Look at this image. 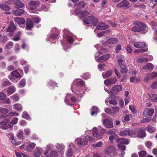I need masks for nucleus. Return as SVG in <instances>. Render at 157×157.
<instances>
[{
    "instance_id": "a211bd4d",
    "label": "nucleus",
    "mask_w": 157,
    "mask_h": 157,
    "mask_svg": "<svg viewBox=\"0 0 157 157\" xmlns=\"http://www.w3.org/2000/svg\"><path fill=\"white\" fill-rule=\"evenodd\" d=\"M13 19L14 22L19 25L23 24L25 22V19L21 17H16L14 18Z\"/></svg>"
},
{
    "instance_id": "09e8293b",
    "label": "nucleus",
    "mask_w": 157,
    "mask_h": 157,
    "mask_svg": "<svg viewBox=\"0 0 157 157\" xmlns=\"http://www.w3.org/2000/svg\"><path fill=\"white\" fill-rule=\"evenodd\" d=\"M8 112L9 110L7 109L0 107V113H2L3 115H5Z\"/></svg>"
},
{
    "instance_id": "cd10ccee",
    "label": "nucleus",
    "mask_w": 157,
    "mask_h": 157,
    "mask_svg": "<svg viewBox=\"0 0 157 157\" xmlns=\"http://www.w3.org/2000/svg\"><path fill=\"white\" fill-rule=\"evenodd\" d=\"M56 147L58 151L60 152H63L65 149V147L63 145L59 143H57L56 144Z\"/></svg>"
},
{
    "instance_id": "c85d7f7f",
    "label": "nucleus",
    "mask_w": 157,
    "mask_h": 157,
    "mask_svg": "<svg viewBox=\"0 0 157 157\" xmlns=\"http://www.w3.org/2000/svg\"><path fill=\"white\" fill-rule=\"evenodd\" d=\"M86 5L85 2L83 1H82L76 3L75 5V6L79 8H83Z\"/></svg>"
},
{
    "instance_id": "7ed1b4c3",
    "label": "nucleus",
    "mask_w": 157,
    "mask_h": 157,
    "mask_svg": "<svg viewBox=\"0 0 157 157\" xmlns=\"http://www.w3.org/2000/svg\"><path fill=\"white\" fill-rule=\"evenodd\" d=\"M154 113L153 109L146 108L143 111V115L144 116L147 117L142 120L143 122H147L149 121L151 119V117L152 116Z\"/></svg>"
},
{
    "instance_id": "79ce46f5",
    "label": "nucleus",
    "mask_w": 157,
    "mask_h": 157,
    "mask_svg": "<svg viewBox=\"0 0 157 157\" xmlns=\"http://www.w3.org/2000/svg\"><path fill=\"white\" fill-rule=\"evenodd\" d=\"M22 117L28 120H29L31 119L30 115L26 112H23L22 114Z\"/></svg>"
},
{
    "instance_id": "473e14b6",
    "label": "nucleus",
    "mask_w": 157,
    "mask_h": 157,
    "mask_svg": "<svg viewBox=\"0 0 157 157\" xmlns=\"http://www.w3.org/2000/svg\"><path fill=\"white\" fill-rule=\"evenodd\" d=\"M58 154L57 152L55 151H52L49 154L45 155L44 157H57Z\"/></svg>"
},
{
    "instance_id": "8fccbe9b",
    "label": "nucleus",
    "mask_w": 157,
    "mask_h": 157,
    "mask_svg": "<svg viewBox=\"0 0 157 157\" xmlns=\"http://www.w3.org/2000/svg\"><path fill=\"white\" fill-rule=\"evenodd\" d=\"M103 144V143L102 142H99L96 144H94L92 145V146L94 147H101Z\"/></svg>"
},
{
    "instance_id": "6e6552de",
    "label": "nucleus",
    "mask_w": 157,
    "mask_h": 157,
    "mask_svg": "<svg viewBox=\"0 0 157 157\" xmlns=\"http://www.w3.org/2000/svg\"><path fill=\"white\" fill-rule=\"evenodd\" d=\"M117 82L116 78H112L107 79L104 81V83L106 86H109L111 84H115Z\"/></svg>"
},
{
    "instance_id": "4c0bfd02",
    "label": "nucleus",
    "mask_w": 157,
    "mask_h": 157,
    "mask_svg": "<svg viewBox=\"0 0 157 157\" xmlns=\"http://www.w3.org/2000/svg\"><path fill=\"white\" fill-rule=\"evenodd\" d=\"M22 107L21 105L19 104H16L14 105L13 108L18 111H21L22 110Z\"/></svg>"
},
{
    "instance_id": "6ab92c4d",
    "label": "nucleus",
    "mask_w": 157,
    "mask_h": 157,
    "mask_svg": "<svg viewBox=\"0 0 157 157\" xmlns=\"http://www.w3.org/2000/svg\"><path fill=\"white\" fill-rule=\"evenodd\" d=\"M133 46L138 48H144L146 46V44L144 42H137L135 43Z\"/></svg>"
},
{
    "instance_id": "864d4df0",
    "label": "nucleus",
    "mask_w": 157,
    "mask_h": 157,
    "mask_svg": "<svg viewBox=\"0 0 157 157\" xmlns=\"http://www.w3.org/2000/svg\"><path fill=\"white\" fill-rule=\"evenodd\" d=\"M91 111V115H93L98 112V108L96 106H94L92 107Z\"/></svg>"
},
{
    "instance_id": "680f3d73",
    "label": "nucleus",
    "mask_w": 157,
    "mask_h": 157,
    "mask_svg": "<svg viewBox=\"0 0 157 157\" xmlns=\"http://www.w3.org/2000/svg\"><path fill=\"white\" fill-rule=\"evenodd\" d=\"M8 40L6 36H3L0 39V41L1 42L5 43Z\"/></svg>"
},
{
    "instance_id": "4d7b16f0",
    "label": "nucleus",
    "mask_w": 157,
    "mask_h": 157,
    "mask_svg": "<svg viewBox=\"0 0 157 157\" xmlns=\"http://www.w3.org/2000/svg\"><path fill=\"white\" fill-rule=\"evenodd\" d=\"M19 84L21 87H23L25 85V80L24 79H22L19 82Z\"/></svg>"
},
{
    "instance_id": "f257e3e1",
    "label": "nucleus",
    "mask_w": 157,
    "mask_h": 157,
    "mask_svg": "<svg viewBox=\"0 0 157 157\" xmlns=\"http://www.w3.org/2000/svg\"><path fill=\"white\" fill-rule=\"evenodd\" d=\"M84 85V82L82 80L76 79L74 81L72 85V90L74 93L82 97L85 92L84 90L80 89Z\"/></svg>"
},
{
    "instance_id": "2eb2a0df",
    "label": "nucleus",
    "mask_w": 157,
    "mask_h": 157,
    "mask_svg": "<svg viewBox=\"0 0 157 157\" xmlns=\"http://www.w3.org/2000/svg\"><path fill=\"white\" fill-rule=\"evenodd\" d=\"M11 82L7 79L5 78L2 81L1 83V86L4 87L11 85Z\"/></svg>"
},
{
    "instance_id": "de8ad7c7",
    "label": "nucleus",
    "mask_w": 157,
    "mask_h": 157,
    "mask_svg": "<svg viewBox=\"0 0 157 157\" xmlns=\"http://www.w3.org/2000/svg\"><path fill=\"white\" fill-rule=\"evenodd\" d=\"M92 133L94 136L96 137H98L99 136V132L97 128H93Z\"/></svg>"
},
{
    "instance_id": "f704fd0d",
    "label": "nucleus",
    "mask_w": 157,
    "mask_h": 157,
    "mask_svg": "<svg viewBox=\"0 0 157 157\" xmlns=\"http://www.w3.org/2000/svg\"><path fill=\"white\" fill-rule=\"evenodd\" d=\"M143 69L153 70V66L151 63H148L145 65L143 68Z\"/></svg>"
},
{
    "instance_id": "f03ea898",
    "label": "nucleus",
    "mask_w": 157,
    "mask_h": 157,
    "mask_svg": "<svg viewBox=\"0 0 157 157\" xmlns=\"http://www.w3.org/2000/svg\"><path fill=\"white\" fill-rule=\"evenodd\" d=\"M134 24L138 26H134L132 29L131 30L134 32H143L147 30V25L144 23L139 21H136L134 22Z\"/></svg>"
},
{
    "instance_id": "e2e57ef3",
    "label": "nucleus",
    "mask_w": 157,
    "mask_h": 157,
    "mask_svg": "<svg viewBox=\"0 0 157 157\" xmlns=\"http://www.w3.org/2000/svg\"><path fill=\"white\" fill-rule=\"evenodd\" d=\"M113 113L116 114L119 110V108L117 107H112Z\"/></svg>"
},
{
    "instance_id": "4be33fe9",
    "label": "nucleus",
    "mask_w": 157,
    "mask_h": 157,
    "mask_svg": "<svg viewBox=\"0 0 157 157\" xmlns=\"http://www.w3.org/2000/svg\"><path fill=\"white\" fill-rule=\"evenodd\" d=\"M36 146L35 144L32 143L26 147L25 149L28 152H31L33 151Z\"/></svg>"
},
{
    "instance_id": "9b49d317",
    "label": "nucleus",
    "mask_w": 157,
    "mask_h": 157,
    "mask_svg": "<svg viewBox=\"0 0 157 157\" xmlns=\"http://www.w3.org/2000/svg\"><path fill=\"white\" fill-rule=\"evenodd\" d=\"M103 124L106 128H113V127L112 121L108 119H105L103 121Z\"/></svg>"
},
{
    "instance_id": "e433bc0d",
    "label": "nucleus",
    "mask_w": 157,
    "mask_h": 157,
    "mask_svg": "<svg viewBox=\"0 0 157 157\" xmlns=\"http://www.w3.org/2000/svg\"><path fill=\"white\" fill-rule=\"evenodd\" d=\"M147 76H149L150 79H151L157 77V73L152 72L150 74H147Z\"/></svg>"
},
{
    "instance_id": "49530a36",
    "label": "nucleus",
    "mask_w": 157,
    "mask_h": 157,
    "mask_svg": "<svg viewBox=\"0 0 157 157\" xmlns=\"http://www.w3.org/2000/svg\"><path fill=\"white\" fill-rule=\"evenodd\" d=\"M8 78L9 79L14 82H17L18 81L20 80L19 79H18V78L15 77L14 76L12 75H9Z\"/></svg>"
},
{
    "instance_id": "412c9836",
    "label": "nucleus",
    "mask_w": 157,
    "mask_h": 157,
    "mask_svg": "<svg viewBox=\"0 0 157 157\" xmlns=\"http://www.w3.org/2000/svg\"><path fill=\"white\" fill-rule=\"evenodd\" d=\"M40 2L37 1L36 2L32 1L29 3L30 9H36V7L39 5Z\"/></svg>"
},
{
    "instance_id": "f3484780",
    "label": "nucleus",
    "mask_w": 157,
    "mask_h": 157,
    "mask_svg": "<svg viewBox=\"0 0 157 157\" xmlns=\"http://www.w3.org/2000/svg\"><path fill=\"white\" fill-rule=\"evenodd\" d=\"M110 56V55L109 54L104 55L99 57L98 59V61L99 62L105 61L108 59Z\"/></svg>"
},
{
    "instance_id": "423d86ee",
    "label": "nucleus",
    "mask_w": 157,
    "mask_h": 157,
    "mask_svg": "<svg viewBox=\"0 0 157 157\" xmlns=\"http://www.w3.org/2000/svg\"><path fill=\"white\" fill-rule=\"evenodd\" d=\"M75 142L79 147H82L87 144L88 140L86 137H84L82 138H76Z\"/></svg>"
},
{
    "instance_id": "ddd939ff",
    "label": "nucleus",
    "mask_w": 157,
    "mask_h": 157,
    "mask_svg": "<svg viewBox=\"0 0 157 157\" xmlns=\"http://www.w3.org/2000/svg\"><path fill=\"white\" fill-rule=\"evenodd\" d=\"M135 132L133 131L130 132L129 130H125L120 132V135L121 136H125L127 135H133Z\"/></svg>"
},
{
    "instance_id": "5fc2aeb1",
    "label": "nucleus",
    "mask_w": 157,
    "mask_h": 157,
    "mask_svg": "<svg viewBox=\"0 0 157 157\" xmlns=\"http://www.w3.org/2000/svg\"><path fill=\"white\" fill-rule=\"evenodd\" d=\"M130 82L135 83H137L139 81V79L137 78L136 77H134L131 78L130 79Z\"/></svg>"
},
{
    "instance_id": "603ef678",
    "label": "nucleus",
    "mask_w": 157,
    "mask_h": 157,
    "mask_svg": "<svg viewBox=\"0 0 157 157\" xmlns=\"http://www.w3.org/2000/svg\"><path fill=\"white\" fill-rule=\"evenodd\" d=\"M147 152L144 150H142L138 152L140 157H144L147 155Z\"/></svg>"
},
{
    "instance_id": "2f4dec72",
    "label": "nucleus",
    "mask_w": 157,
    "mask_h": 157,
    "mask_svg": "<svg viewBox=\"0 0 157 157\" xmlns=\"http://www.w3.org/2000/svg\"><path fill=\"white\" fill-rule=\"evenodd\" d=\"M0 8L2 10H4L6 11H8L11 9L10 6L4 4H0Z\"/></svg>"
},
{
    "instance_id": "c03bdc74",
    "label": "nucleus",
    "mask_w": 157,
    "mask_h": 157,
    "mask_svg": "<svg viewBox=\"0 0 157 157\" xmlns=\"http://www.w3.org/2000/svg\"><path fill=\"white\" fill-rule=\"evenodd\" d=\"M9 135L10 136V139L12 140L11 141V143L15 145H18V143L16 142L15 141L16 140L14 139H13L14 137L13 134L12 133H10L9 134Z\"/></svg>"
},
{
    "instance_id": "1a4fd4ad",
    "label": "nucleus",
    "mask_w": 157,
    "mask_h": 157,
    "mask_svg": "<svg viewBox=\"0 0 157 157\" xmlns=\"http://www.w3.org/2000/svg\"><path fill=\"white\" fill-rule=\"evenodd\" d=\"M33 23L29 18H28L26 20V26L25 29L26 30H30L33 27Z\"/></svg>"
},
{
    "instance_id": "69168bd1",
    "label": "nucleus",
    "mask_w": 157,
    "mask_h": 157,
    "mask_svg": "<svg viewBox=\"0 0 157 157\" xmlns=\"http://www.w3.org/2000/svg\"><path fill=\"white\" fill-rule=\"evenodd\" d=\"M6 96L4 93L0 92V100H2L6 98Z\"/></svg>"
},
{
    "instance_id": "13d9d810",
    "label": "nucleus",
    "mask_w": 157,
    "mask_h": 157,
    "mask_svg": "<svg viewBox=\"0 0 157 157\" xmlns=\"http://www.w3.org/2000/svg\"><path fill=\"white\" fill-rule=\"evenodd\" d=\"M90 12L87 10H84L81 13V15L82 17L87 16L90 14Z\"/></svg>"
},
{
    "instance_id": "6e6d98bb",
    "label": "nucleus",
    "mask_w": 157,
    "mask_h": 157,
    "mask_svg": "<svg viewBox=\"0 0 157 157\" xmlns=\"http://www.w3.org/2000/svg\"><path fill=\"white\" fill-rule=\"evenodd\" d=\"M32 19L36 23H38L40 21V20L39 17H33L32 18Z\"/></svg>"
},
{
    "instance_id": "3c124183",
    "label": "nucleus",
    "mask_w": 157,
    "mask_h": 157,
    "mask_svg": "<svg viewBox=\"0 0 157 157\" xmlns=\"http://www.w3.org/2000/svg\"><path fill=\"white\" fill-rule=\"evenodd\" d=\"M148 61V59L147 58H142L139 59L137 60V62L140 63H141L143 62H146Z\"/></svg>"
},
{
    "instance_id": "b1692460",
    "label": "nucleus",
    "mask_w": 157,
    "mask_h": 157,
    "mask_svg": "<svg viewBox=\"0 0 157 157\" xmlns=\"http://www.w3.org/2000/svg\"><path fill=\"white\" fill-rule=\"evenodd\" d=\"M106 42L109 44H114L117 43L118 40L116 38L111 37L107 39Z\"/></svg>"
},
{
    "instance_id": "aec40b11",
    "label": "nucleus",
    "mask_w": 157,
    "mask_h": 157,
    "mask_svg": "<svg viewBox=\"0 0 157 157\" xmlns=\"http://www.w3.org/2000/svg\"><path fill=\"white\" fill-rule=\"evenodd\" d=\"M16 29V27L13 21H10V25L7 29V32H12Z\"/></svg>"
},
{
    "instance_id": "5701e85b",
    "label": "nucleus",
    "mask_w": 157,
    "mask_h": 157,
    "mask_svg": "<svg viewBox=\"0 0 157 157\" xmlns=\"http://www.w3.org/2000/svg\"><path fill=\"white\" fill-rule=\"evenodd\" d=\"M133 132H135L134 134L137 135V136L139 138H141L145 136V133L143 130L140 129L138 130V131Z\"/></svg>"
},
{
    "instance_id": "338daca9",
    "label": "nucleus",
    "mask_w": 157,
    "mask_h": 157,
    "mask_svg": "<svg viewBox=\"0 0 157 157\" xmlns=\"http://www.w3.org/2000/svg\"><path fill=\"white\" fill-rule=\"evenodd\" d=\"M18 121V118L17 117H15L13 118L10 122V124H15L17 123Z\"/></svg>"
},
{
    "instance_id": "393cba45",
    "label": "nucleus",
    "mask_w": 157,
    "mask_h": 157,
    "mask_svg": "<svg viewBox=\"0 0 157 157\" xmlns=\"http://www.w3.org/2000/svg\"><path fill=\"white\" fill-rule=\"evenodd\" d=\"M16 89L13 86H9L7 90V94L9 95L13 93L16 91Z\"/></svg>"
},
{
    "instance_id": "f8f14e48",
    "label": "nucleus",
    "mask_w": 157,
    "mask_h": 157,
    "mask_svg": "<svg viewBox=\"0 0 157 157\" xmlns=\"http://www.w3.org/2000/svg\"><path fill=\"white\" fill-rule=\"evenodd\" d=\"M112 90L114 93L116 94L122 90V87L121 85H115L113 87Z\"/></svg>"
},
{
    "instance_id": "a878e982",
    "label": "nucleus",
    "mask_w": 157,
    "mask_h": 157,
    "mask_svg": "<svg viewBox=\"0 0 157 157\" xmlns=\"http://www.w3.org/2000/svg\"><path fill=\"white\" fill-rule=\"evenodd\" d=\"M24 13V10L21 9H19L13 11V13L15 16H21Z\"/></svg>"
},
{
    "instance_id": "bb28decb",
    "label": "nucleus",
    "mask_w": 157,
    "mask_h": 157,
    "mask_svg": "<svg viewBox=\"0 0 157 157\" xmlns=\"http://www.w3.org/2000/svg\"><path fill=\"white\" fill-rule=\"evenodd\" d=\"M14 76V77L17 78L18 79H20L22 77L21 74L16 70L13 71L11 73V75Z\"/></svg>"
},
{
    "instance_id": "4468645a",
    "label": "nucleus",
    "mask_w": 157,
    "mask_h": 157,
    "mask_svg": "<svg viewBox=\"0 0 157 157\" xmlns=\"http://www.w3.org/2000/svg\"><path fill=\"white\" fill-rule=\"evenodd\" d=\"M42 149L40 147H37L36 148L35 151L33 153V156L36 157H39L40 156L42 152Z\"/></svg>"
},
{
    "instance_id": "0eeeda50",
    "label": "nucleus",
    "mask_w": 157,
    "mask_h": 157,
    "mask_svg": "<svg viewBox=\"0 0 157 157\" xmlns=\"http://www.w3.org/2000/svg\"><path fill=\"white\" fill-rule=\"evenodd\" d=\"M130 3L127 0H123L117 5V8H128Z\"/></svg>"
},
{
    "instance_id": "0e129e2a",
    "label": "nucleus",
    "mask_w": 157,
    "mask_h": 157,
    "mask_svg": "<svg viewBox=\"0 0 157 157\" xmlns=\"http://www.w3.org/2000/svg\"><path fill=\"white\" fill-rule=\"evenodd\" d=\"M67 40L68 43L70 44L74 42L73 38L71 36H67Z\"/></svg>"
},
{
    "instance_id": "58836bf2",
    "label": "nucleus",
    "mask_w": 157,
    "mask_h": 157,
    "mask_svg": "<svg viewBox=\"0 0 157 157\" xmlns=\"http://www.w3.org/2000/svg\"><path fill=\"white\" fill-rule=\"evenodd\" d=\"M10 98L14 101H18L20 99L19 95L17 94H15L11 96Z\"/></svg>"
},
{
    "instance_id": "bf43d9fd",
    "label": "nucleus",
    "mask_w": 157,
    "mask_h": 157,
    "mask_svg": "<svg viewBox=\"0 0 157 157\" xmlns=\"http://www.w3.org/2000/svg\"><path fill=\"white\" fill-rule=\"evenodd\" d=\"M113 71L111 70H109L107 71L105 73V78L109 77L112 74Z\"/></svg>"
},
{
    "instance_id": "9d476101",
    "label": "nucleus",
    "mask_w": 157,
    "mask_h": 157,
    "mask_svg": "<svg viewBox=\"0 0 157 157\" xmlns=\"http://www.w3.org/2000/svg\"><path fill=\"white\" fill-rule=\"evenodd\" d=\"M109 27L108 25H105V23L100 22L96 27V28L98 30H103L107 29Z\"/></svg>"
},
{
    "instance_id": "a19ab883",
    "label": "nucleus",
    "mask_w": 157,
    "mask_h": 157,
    "mask_svg": "<svg viewBox=\"0 0 157 157\" xmlns=\"http://www.w3.org/2000/svg\"><path fill=\"white\" fill-rule=\"evenodd\" d=\"M73 150L69 148L66 151V155L67 157H70L73 155Z\"/></svg>"
},
{
    "instance_id": "37998d69",
    "label": "nucleus",
    "mask_w": 157,
    "mask_h": 157,
    "mask_svg": "<svg viewBox=\"0 0 157 157\" xmlns=\"http://www.w3.org/2000/svg\"><path fill=\"white\" fill-rule=\"evenodd\" d=\"M18 115V113L16 112H10L6 115V117H7L10 118L13 116H17Z\"/></svg>"
},
{
    "instance_id": "7c9ffc66",
    "label": "nucleus",
    "mask_w": 157,
    "mask_h": 157,
    "mask_svg": "<svg viewBox=\"0 0 157 157\" xmlns=\"http://www.w3.org/2000/svg\"><path fill=\"white\" fill-rule=\"evenodd\" d=\"M117 61L119 63V65H121L123 63L124 59V56L121 55H119L117 57Z\"/></svg>"
},
{
    "instance_id": "a18cd8bd",
    "label": "nucleus",
    "mask_w": 157,
    "mask_h": 157,
    "mask_svg": "<svg viewBox=\"0 0 157 157\" xmlns=\"http://www.w3.org/2000/svg\"><path fill=\"white\" fill-rule=\"evenodd\" d=\"M10 121V119L9 118L5 119L3 121L0 122V124L2 126H5L6 125L7 123L9 122Z\"/></svg>"
},
{
    "instance_id": "39448f33",
    "label": "nucleus",
    "mask_w": 157,
    "mask_h": 157,
    "mask_svg": "<svg viewBox=\"0 0 157 157\" xmlns=\"http://www.w3.org/2000/svg\"><path fill=\"white\" fill-rule=\"evenodd\" d=\"M116 149L113 145L107 146L105 149L104 153L109 156H113L116 153Z\"/></svg>"
},
{
    "instance_id": "72a5a7b5",
    "label": "nucleus",
    "mask_w": 157,
    "mask_h": 157,
    "mask_svg": "<svg viewBox=\"0 0 157 157\" xmlns=\"http://www.w3.org/2000/svg\"><path fill=\"white\" fill-rule=\"evenodd\" d=\"M121 70V72L123 73L126 74L127 73V70L126 69V66L124 63H122L121 65H119Z\"/></svg>"
},
{
    "instance_id": "c9c22d12",
    "label": "nucleus",
    "mask_w": 157,
    "mask_h": 157,
    "mask_svg": "<svg viewBox=\"0 0 157 157\" xmlns=\"http://www.w3.org/2000/svg\"><path fill=\"white\" fill-rule=\"evenodd\" d=\"M21 32L18 31L17 33L14 36L13 40L15 41H17L20 39V36H21Z\"/></svg>"
},
{
    "instance_id": "20e7f679",
    "label": "nucleus",
    "mask_w": 157,
    "mask_h": 157,
    "mask_svg": "<svg viewBox=\"0 0 157 157\" xmlns=\"http://www.w3.org/2000/svg\"><path fill=\"white\" fill-rule=\"evenodd\" d=\"M99 19L95 18L93 15L90 16L84 20V23L87 24H91L94 26L96 25Z\"/></svg>"
},
{
    "instance_id": "c756f323",
    "label": "nucleus",
    "mask_w": 157,
    "mask_h": 157,
    "mask_svg": "<svg viewBox=\"0 0 157 157\" xmlns=\"http://www.w3.org/2000/svg\"><path fill=\"white\" fill-rule=\"evenodd\" d=\"M14 3L17 8H22L24 6V4L19 0H16Z\"/></svg>"
},
{
    "instance_id": "ea45409f",
    "label": "nucleus",
    "mask_w": 157,
    "mask_h": 157,
    "mask_svg": "<svg viewBox=\"0 0 157 157\" xmlns=\"http://www.w3.org/2000/svg\"><path fill=\"white\" fill-rule=\"evenodd\" d=\"M150 97L152 102H157V94H152Z\"/></svg>"
},
{
    "instance_id": "dca6fc26",
    "label": "nucleus",
    "mask_w": 157,
    "mask_h": 157,
    "mask_svg": "<svg viewBox=\"0 0 157 157\" xmlns=\"http://www.w3.org/2000/svg\"><path fill=\"white\" fill-rule=\"evenodd\" d=\"M116 141L118 144H122L126 145L129 143V141L127 139L124 138H117L116 140Z\"/></svg>"
},
{
    "instance_id": "052dcab7",
    "label": "nucleus",
    "mask_w": 157,
    "mask_h": 157,
    "mask_svg": "<svg viewBox=\"0 0 157 157\" xmlns=\"http://www.w3.org/2000/svg\"><path fill=\"white\" fill-rule=\"evenodd\" d=\"M48 85L49 86H51L53 87H55L57 85V83L55 81L52 80H50L48 82Z\"/></svg>"
},
{
    "instance_id": "774afa93",
    "label": "nucleus",
    "mask_w": 157,
    "mask_h": 157,
    "mask_svg": "<svg viewBox=\"0 0 157 157\" xmlns=\"http://www.w3.org/2000/svg\"><path fill=\"white\" fill-rule=\"evenodd\" d=\"M151 87L153 89L157 88V80L151 84Z\"/></svg>"
}]
</instances>
